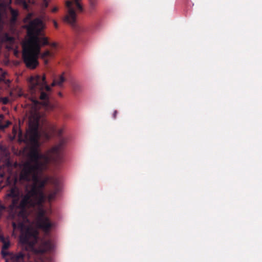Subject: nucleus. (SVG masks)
<instances>
[{
	"mask_svg": "<svg viewBox=\"0 0 262 262\" xmlns=\"http://www.w3.org/2000/svg\"><path fill=\"white\" fill-rule=\"evenodd\" d=\"M40 56V58L42 59L46 64L48 63V59L52 58L53 56V53L49 50H46L45 51L41 53L38 55V57Z\"/></svg>",
	"mask_w": 262,
	"mask_h": 262,
	"instance_id": "11",
	"label": "nucleus"
},
{
	"mask_svg": "<svg viewBox=\"0 0 262 262\" xmlns=\"http://www.w3.org/2000/svg\"><path fill=\"white\" fill-rule=\"evenodd\" d=\"M71 86L72 90L75 93L80 92L82 91L81 86L80 84L76 82H72L71 83Z\"/></svg>",
	"mask_w": 262,
	"mask_h": 262,
	"instance_id": "13",
	"label": "nucleus"
},
{
	"mask_svg": "<svg viewBox=\"0 0 262 262\" xmlns=\"http://www.w3.org/2000/svg\"><path fill=\"white\" fill-rule=\"evenodd\" d=\"M64 74V73H63L58 77L54 78L52 83V86L58 85L59 86H61L62 85V83L66 81Z\"/></svg>",
	"mask_w": 262,
	"mask_h": 262,
	"instance_id": "12",
	"label": "nucleus"
},
{
	"mask_svg": "<svg viewBox=\"0 0 262 262\" xmlns=\"http://www.w3.org/2000/svg\"><path fill=\"white\" fill-rule=\"evenodd\" d=\"M50 183L53 185V190L49 192L47 196L45 194L46 196L45 202L47 199L49 202L53 200L60 190V183L57 179H52L50 181ZM44 194L45 193H44Z\"/></svg>",
	"mask_w": 262,
	"mask_h": 262,
	"instance_id": "9",
	"label": "nucleus"
},
{
	"mask_svg": "<svg viewBox=\"0 0 262 262\" xmlns=\"http://www.w3.org/2000/svg\"><path fill=\"white\" fill-rule=\"evenodd\" d=\"M44 28L42 20L38 18L31 20L27 27L29 38L23 45V58L28 68L34 69L38 65V55L42 47H57L56 42L50 43L49 38L45 36L42 33Z\"/></svg>",
	"mask_w": 262,
	"mask_h": 262,
	"instance_id": "3",
	"label": "nucleus"
},
{
	"mask_svg": "<svg viewBox=\"0 0 262 262\" xmlns=\"http://www.w3.org/2000/svg\"><path fill=\"white\" fill-rule=\"evenodd\" d=\"M38 239V232L28 228L25 231H21L19 242L26 251H32L36 254H42L53 250L54 246L51 239L42 241L37 247H35V245Z\"/></svg>",
	"mask_w": 262,
	"mask_h": 262,
	"instance_id": "4",
	"label": "nucleus"
},
{
	"mask_svg": "<svg viewBox=\"0 0 262 262\" xmlns=\"http://www.w3.org/2000/svg\"><path fill=\"white\" fill-rule=\"evenodd\" d=\"M4 176V174L3 173H2L0 172V177L3 178Z\"/></svg>",
	"mask_w": 262,
	"mask_h": 262,
	"instance_id": "27",
	"label": "nucleus"
},
{
	"mask_svg": "<svg viewBox=\"0 0 262 262\" xmlns=\"http://www.w3.org/2000/svg\"><path fill=\"white\" fill-rule=\"evenodd\" d=\"M51 88L47 84L45 75L32 76L29 81V92L31 95V101L33 110L29 118V129L25 135H24L19 126H13L12 129V140L17 137L18 142L29 143L31 147L28 154L33 148L36 149L39 155L44 156L40 158L39 161L46 162V164L48 162V158L41 153L39 149L40 134L38 129L40 115L38 110L41 106H49V94Z\"/></svg>",
	"mask_w": 262,
	"mask_h": 262,
	"instance_id": "2",
	"label": "nucleus"
},
{
	"mask_svg": "<svg viewBox=\"0 0 262 262\" xmlns=\"http://www.w3.org/2000/svg\"><path fill=\"white\" fill-rule=\"evenodd\" d=\"M43 157L39 155L36 149L33 148L27 154V160L20 166L19 178L20 180L33 183L29 188H26L25 193L20 195L19 189L15 186L12 187L7 195L11 198L9 206L10 212L17 213L24 221L28 220V210L36 206H42L46 200L44 188L49 181V178L41 179L39 175L46 170V163L40 162L39 159Z\"/></svg>",
	"mask_w": 262,
	"mask_h": 262,
	"instance_id": "1",
	"label": "nucleus"
},
{
	"mask_svg": "<svg viewBox=\"0 0 262 262\" xmlns=\"http://www.w3.org/2000/svg\"><path fill=\"white\" fill-rule=\"evenodd\" d=\"M45 202L42 204V206H36L33 208L37 207L39 208L37 217V226L41 229L46 234H48L50 233L51 229L54 226V223L51 222L49 218L46 216V212L42 209L43 205ZM32 208H31L32 209ZM30 208L29 209L30 210ZM29 210H28L29 211Z\"/></svg>",
	"mask_w": 262,
	"mask_h": 262,
	"instance_id": "7",
	"label": "nucleus"
},
{
	"mask_svg": "<svg viewBox=\"0 0 262 262\" xmlns=\"http://www.w3.org/2000/svg\"><path fill=\"white\" fill-rule=\"evenodd\" d=\"M2 217L1 214H0V219Z\"/></svg>",
	"mask_w": 262,
	"mask_h": 262,
	"instance_id": "30",
	"label": "nucleus"
},
{
	"mask_svg": "<svg viewBox=\"0 0 262 262\" xmlns=\"http://www.w3.org/2000/svg\"><path fill=\"white\" fill-rule=\"evenodd\" d=\"M59 95L60 96H62L61 93H59Z\"/></svg>",
	"mask_w": 262,
	"mask_h": 262,
	"instance_id": "28",
	"label": "nucleus"
},
{
	"mask_svg": "<svg viewBox=\"0 0 262 262\" xmlns=\"http://www.w3.org/2000/svg\"><path fill=\"white\" fill-rule=\"evenodd\" d=\"M0 241L2 243H4V242H5L6 241L5 237L3 235H0Z\"/></svg>",
	"mask_w": 262,
	"mask_h": 262,
	"instance_id": "21",
	"label": "nucleus"
},
{
	"mask_svg": "<svg viewBox=\"0 0 262 262\" xmlns=\"http://www.w3.org/2000/svg\"><path fill=\"white\" fill-rule=\"evenodd\" d=\"M117 114H118V111L115 110L113 114V117L114 119H116V118Z\"/></svg>",
	"mask_w": 262,
	"mask_h": 262,
	"instance_id": "22",
	"label": "nucleus"
},
{
	"mask_svg": "<svg viewBox=\"0 0 262 262\" xmlns=\"http://www.w3.org/2000/svg\"><path fill=\"white\" fill-rule=\"evenodd\" d=\"M10 124V122L9 121H7L5 125L2 124V121L0 120V129L3 130L5 128H7Z\"/></svg>",
	"mask_w": 262,
	"mask_h": 262,
	"instance_id": "17",
	"label": "nucleus"
},
{
	"mask_svg": "<svg viewBox=\"0 0 262 262\" xmlns=\"http://www.w3.org/2000/svg\"><path fill=\"white\" fill-rule=\"evenodd\" d=\"M2 254L4 256L10 255L12 262H31L29 260V256L22 252L16 254H12L8 252H5L2 249Z\"/></svg>",
	"mask_w": 262,
	"mask_h": 262,
	"instance_id": "8",
	"label": "nucleus"
},
{
	"mask_svg": "<svg viewBox=\"0 0 262 262\" xmlns=\"http://www.w3.org/2000/svg\"><path fill=\"white\" fill-rule=\"evenodd\" d=\"M2 249L3 250H7L10 247V244L9 241H6L5 242L3 243Z\"/></svg>",
	"mask_w": 262,
	"mask_h": 262,
	"instance_id": "18",
	"label": "nucleus"
},
{
	"mask_svg": "<svg viewBox=\"0 0 262 262\" xmlns=\"http://www.w3.org/2000/svg\"><path fill=\"white\" fill-rule=\"evenodd\" d=\"M19 3L22 5L23 8L25 9H27L29 7V5L27 2H28L29 3H33V2L32 0H18Z\"/></svg>",
	"mask_w": 262,
	"mask_h": 262,
	"instance_id": "15",
	"label": "nucleus"
},
{
	"mask_svg": "<svg viewBox=\"0 0 262 262\" xmlns=\"http://www.w3.org/2000/svg\"><path fill=\"white\" fill-rule=\"evenodd\" d=\"M9 101V100L7 97L3 98L2 99V102L4 104H6L8 103Z\"/></svg>",
	"mask_w": 262,
	"mask_h": 262,
	"instance_id": "20",
	"label": "nucleus"
},
{
	"mask_svg": "<svg viewBox=\"0 0 262 262\" xmlns=\"http://www.w3.org/2000/svg\"><path fill=\"white\" fill-rule=\"evenodd\" d=\"M58 10V7H55L52 9V12L53 13L56 12Z\"/></svg>",
	"mask_w": 262,
	"mask_h": 262,
	"instance_id": "23",
	"label": "nucleus"
},
{
	"mask_svg": "<svg viewBox=\"0 0 262 262\" xmlns=\"http://www.w3.org/2000/svg\"><path fill=\"white\" fill-rule=\"evenodd\" d=\"M98 5V0H88V12L89 14H92L97 11Z\"/></svg>",
	"mask_w": 262,
	"mask_h": 262,
	"instance_id": "10",
	"label": "nucleus"
},
{
	"mask_svg": "<svg viewBox=\"0 0 262 262\" xmlns=\"http://www.w3.org/2000/svg\"><path fill=\"white\" fill-rule=\"evenodd\" d=\"M3 117V115H0V117L2 118Z\"/></svg>",
	"mask_w": 262,
	"mask_h": 262,
	"instance_id": "29",
	"label": "nucleus"
},
{
	"mask_svg": "<svg viewBox=\"0 0 262 262\" xmlns=\"http://www.w3.org/2000/svg\"><path fill=\"white\" fill-rule=\"evenodd\" d=\"M3 40L8 42H12L14 40L13 37L10 36L8 33H5L3 36Z\"/></svg>",
	"mask_w": 262,
	"mask_h": 262,
	"instance_id": "16",
	"label": "nucleus"
},
{
	"mask_svg": "<svg viewBox=\"0 0 262 262\" xmlns=\"http://www.w3.org/2000/svg\"><path fill=\"white\" fill-rule=\"evenodd\" d=\"M32 16V13H29L27 15L26 18L28 19H30L31 18Z\"/></svg>",
	"mask_w": 262,
	"mask_h": 262,
	"instance_id": "24",
	"label": "nucleus"
},
{
	"mask_svg": "<svg viewBox=\"0 0 262 262\" xmlns=\"http://www.w3.org/2000/svg\"><path fill=\"white\" fill-rule=\"evenodd\" d=\"M10 12L12 16V20L13 21H15L18 15V11L12 8H11Z\"/></svg>",
	"mask_w": 262,
	"mask_h": 262,
	"instance_id": "14",
	"label": "nucleus"
},
{
	"mask_svg": "<svg viewBox=\"0 0 262 262\" xmlns=\"http://www.w3.org/2000/svg\"><path fill=\"white\" fill-rule=\"evenodd\" d=\"M12 226L13 227L14 229H15L16 228V225L15 223H13L12 224Z\"/></svg>",
	"mask_w": 262,
	"mask_h": 262,
	"instance_id": "26",
	"label": "nucleus"
},
{
	"mask_svg": "<svg viewBox=\"0 0 262 262\" xmlns=\"http://www.w3.org/2000/svg\"><path fill=\"white\" fill-rule=\"evenodd\" d=\"M53 23H54V26L55 28L57 29L58 28V24H57V23L55 20H54Z\"/></svg>",
	"mask_w": 262,
	"mask_h": 262,
	"instance_id": "25",
	"label": "nucleus"
},
{
	"mask_svg": "<svg viewBox=\"0 0 262 262\" xmlns=\"http://www.w3.org/2000/svg\"><path fill=\"white\" fill-rule=\"evenodd\" d=\"M6 208L5 206L0 204V214H1L2 216L3 215V211L5 210Z\"/></svg>",
	"mask_w": 262,
	"mask_h": 262,
	"instance_id": "19",
	"label": "nucleus"
},
{
	"mask_svg": "<svg viewBox=\"0 0 262 262\" xmlns=\"http://www.w3.org/2000/svg\"><path fill=\"white\" fill-rule=\"evenodd\" d=\"M81 0L67 1L66 6L68 9V14L64 17L63 20L70 24L73 28L79 31V27L77 25L76 22V14L74 7L78 12L83 11V7L80 3Z\"/></svg>",
	"mask_w": 262,
	"mask_h": 262,
	"instance_id": "6",
	"label": "nucleus"
},
{
	"mask_svg": "<svg viewBox=\"0 0 262 262\" xmlns=\"http://www.w3.org/2000/svg\"><path fill=\"white\" fill-rule=\"evenodd\" d=\"M46 129L51 134H56L59 137L58 143L49 150L45 154L48 158V162L46 164V170L48 168L50 163H52L55 166H58L63 161V148L67 143L68 139L62 137L64 130V127L57 128V126L54 124L47 123Z\"/></svg>",
	"mask_w": 262,
	"mask_h": 262,
	"instance_id": "5",
	"label": "nucleus"
}]
</instances>
